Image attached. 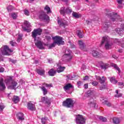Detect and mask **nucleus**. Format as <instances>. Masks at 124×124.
<instances>
[{"label":"nucleus","instance_id":"21","mask_svg":"<svg viewBox=\"0 0 124 124\" xmlns=\"http://www.w3.org/2000/svg\"><path fill=\"white\" fill-rule=\"evenodd\" d=\"M73 86L72 84L68 83L63 87V90L65 92H66L67 91L70 90V89H73Z\"/></svg>","mask_w":124,"mask_h":124},{"label":"nucleus","instance_id":"7","mask_svg":"<svg viewBox=\"0 0 124 124\" xmlns=\"http://www.w3.org/2000/svg\"><path fill=\"white\" fill-rule=\"evenodd\" d=\"M75 121L77 124H85L86 120L82 115H75Z\"/></svg>","mask_w":124,"mask_h":124},{"label":"nucleus","instance_id":"37","mask_svg":"<svg viewBox=\"0 0 124 124\" xmlns=\"http://www.w3.org/2000/svg\"><path fill=\"white\" fill-rule=\"evenodd\" d=\"M11 17L14 19V20H16V19H17V17H18V15H17V13H12L11 14Z\"/></svg>","mask_w":124,"mask_h":124},{"label":"nucleus","instance_id":"34","mask_svg":"<svg viewBox=\"0 0 124 124\" xmlns=\"http://www.w3.org/2000/svg\"><path fill=\"white\" fill-rule=\"evenodd\" d=\"M41 90L43 93L44 95H46V94L48 93V90H47V89L44 86L42 87Z\"/></svg>","mask_w":124,"mask_h":124},{"label":"nucleus","instance_id":"11","mask_svg":"<svg viewBox=\"0 0 124 124\" xmlns=\"http://www.w3.org/2000/svg\"><path fill=\"white\" fill-rule=\"evenodd\" d=\"M72 12V10H71V8L67 7V8H65V7H62L61 8L60 10V13L63 16H64L66 14H69V13H71Z\"/></svg>","mask_w":124,"mask_h":124},{"label":"nucleus","instance_id":"9","mask_svg":"<svg viewBox=\"0 0 124 124\" xmlns=\"http://www.w3.org/2000/svg\"><path fill=\"white\" fill-rule=\"evenodd\" d=\"M73 102L74 101L71 98H67L65 101L63 102L62 105L67 108H70V107H73Z\"/></svg>","mask_w":124,"mask_h":124},{"label":"nucleus","instance_id":"30","mask_svg":"<svg viewBox=\"0 0 124 124\" xmlns=\"http://www.w3.org/2000/svg\"><path fill=\"white\" fill-rule=\"evenodd\" d=\"M103 104H105V105H107L108 107H111L112 106V103L111 102H109L108 100H106L103 101Z\"/></svg>","mask_w":124,"mask_h":124},{"label":"nucleus","instance_id":"2","mask_svg":"<svg viewBox=\"0 0 124 124\" xmlns=\"http://www.w3.org/2000/svg\"><path fill=\"white\" fill-rule=\"evenodd\" d=\"M6 84L8 86V89L9 90H14L16 88L18 83L12 79V78H9L5 80Z\"/></svg>","mask_w":124,"mask_h":124},{"label":"nucleus","instance_id":"23","mask_svg":"<svg viewBox=\"0 0 124 124\" xmlns=\"http://www.w3.org/2000/svg\"><path fill=\"white\" fill-rule=\"evenodd\" d=\"M64 69H65V67L58 66L56 71L58 72V73H61V72L64 71Z\"/></svg>","mask_w":124,"mask_h":124},{"label":"nucleus","instance_id":"54","mask_svg":"<svg viewBox=\"0 0 124 124\" xmlns=\"http://www.w3.org/2000/svg\"><path fill=\"white\" fill-rule=\"evenodd\" d=\"M71 48L74 49V48H76V46L72 43L70 44Z\"/></svg>","mask_w":124,"mask_h":124},{"label":"nucleus","instance_id":"45","mask_svg":"<svg viewBox=\"0 0 124 124\" xmlns=\"http://www.w3.org/2000/svg\"><path fill=\"white\" fill-rule=\"evenodd\" d=\"M93 86H97L98 85V82L97 81H93L91 82Z\"/></svg>","mask_w":124,"mask_h":124},{"label":"nucleus","instance_id":"64","mask_svg":"<svg viewBox=\"0 0 124 124\" xmlns=\"http://www.w3.org/2000/svg\"><path fill=\"white\" fill-rule=\"evenodd\" d=\"M115 93H116V94H119V91L116 90Z\"/></svg>","mask_w":124,"mask_h":124},{"label":"nucleus","instance_id":"1","mask_svg":"<svg viewBox=\"0 0 124 124\" xmlns=\"http://www.w3.org/2000/svg\"><path fill=\"white\" fill-rule=\"evenodd\" d=\"M52 39L54 40L53 43L51 44L49 46V48H53L55 47L56 45L60 46V45H63L64 44V42L62 41V37L60 36H56L52 38Z\"/></svg>","mask_w":124,"mask_h":124},{"label":"nucleus","instance_id":"8","mask_svg":"<svg viewBox=\"0 0 124 124\" xmlns=\"http://www.w3.org/2000/svg\"><path fill=\"white\" fill-rule=\"evenodd\" d=\"M72 52L68 48L66 49L65 54L63 55V59L66 61H70L72 59Z\"/></svg>","mask_w":124,"mask_h":124},{"label":"nucleus","instance_id":"61","mask_svg":"<svg viewBox=\"0 0 124 124\" xmlns=\"http://www.w3.org/2000/svg\"><path fill=\"white\" fill-rule=\"evenodd\" d=\"M84 89H88V84H85L84 85Z\"/></svg>","mask_w":124,"mask_h":124},{"label":"nucleus","instance_id":"4","mask_svg":"<svg viewBox=\"0 0 124 124\" xmlns=\"http://www.w3.org/2000/svg\"><path fill=\"white\" fill-rule=\"evenodd\" d=\"M105 14L107 17L110 18V20L112 21V22H115V21H117L119 18H120V16H118V14L115 13L114 12H111L110 11H106L105 12Z\"/></svg>","mask_w":124,"mask_h":124},{"label":"nucleus","instance_id":"36","mask_svg":"<svg viewBox=\"0 0 124 124\" xmlns=\"http://www.w3.org/2000/svg\"><path fill=\"white\" fill-rule=\"evenodd\" d=\"M44 10H46V11H47V13H51L52 12L51 11V8H50L48 5L46 6L44 8Z\"/></svg>","mask_w":124,"mask_h":124},{"label":"nucleus","instance_id":"59","mask_svg":"<svg viewBox=\"0 0 124 124\" xmlns=\"http://www.w3.org/2000/svg\"><path fill=\"white\" fill-rule=\"evenodd\" d=\"M4 71V68L3 67L0 68V72H3Z\"/></svg>","mask_w":124,"mask_h":124},{"label":"nucleus","instance_id":"44","mask_svg":"<svg viewBox=\"0 0 124 124\" xmlns=\"http://www.w3.org/2000/svg\"><path fill=\"white\" fill-rule=\"evenodd\" d=\"M66 77L68 80H72L74 78L71 75H68Z\"/></svg>","mask_w":124,"mask_h":124},{"label":"nucleus","instance_id":"41","mask_svg":"<svg viewBox=\"0 0 124 124\" xmlns=\"http://www.w3.org/2000/svg\"><path fill=\"white\" fill-rule=\"evenodd\" d=\"M99 119L102 122H107V119H106L105 117H103V116H100Z\"/></svg>","mask_w":124,"mask_h":124},{"label":"nucleus","instance_id":"60","mask_svg":"<svg viewBox=\"0 0 124 124\" xmlns=\"http://www.w3.org/2000/svg\"><path fill=\"white\" fill-rule=\"evenodd\" d=\"M86 24H87V25H90V24H91V23H92V22L90 21L89 20H86Z\"/></svg>","mask_w":124,"mask_h":124},{"label":"nucleus","instance_id":"48","mask_svg":"<svg viewBox=\"0 0 124 124\" xmlns=\"http://www.w3.org/2000/svg\"><path fill=\"white\" fill-rule=\"evenodd\" d=\"M106 88H107V86L105 85H103L102 86L100 87L99 90H100V91H102V90H105Z\"/></svg>","mask_w":124,"mask_h":124},{"label":"nucleus","instance_id":"26","mask_svg":"<svg viewBox=\"0 0 124 124\" xmlns=\"http://www.w3.org/2000/svg\"><path fill=\"white\" fill-rule=\"evenodd\" d=\"M78 44L79 46V47L81 50H83V49H85L86 47V45L84 44L83 41H78Z\"/></svg>","mask_w":124,"mask_h":124},{"label":"nucleus","instance_id":"22","mask_svg":"<svg viewBox=\"0 0 124 124\" xmlns=\"http://www.w3.org/2000/svg\"><path fill=\"white\" fill-rule=\"evenodd\" d=\"M17 118L20 121H24V120H25V116H24V114L22 112L18 113Z\"/></svg>","mask_w":124,"mask_h":124},{"label":"nucleus","instance_id":"17","mask_svg":"<svg viewBox=\"0 0 124 124\" xmlns=\"http://www.w3.org/2000/svg\"><path fill=\"white\" fill-rule=\"evenodd\" d=\"M5 84L3 83V78L0 79V91H3L6 89Z\"/></svg>","mask_w":124,"mask_h":124},{"label":"nucleus","instance_id":"57","mask_svg":"<svg viewBox=\"0 0 124 124\" xmlns=\"http://www.w3.org/2000/svg\"><path fill=\"white\" fill-rule=\"evenodd\" d=\"M83 80L86 81V80H89V77L88 76H86L85 78H84Z\"/></svg>","mask_w":124,"mask_h":124},{"label":"nucleus","instance_id":"15","mask_svg":"<svg viewBox=\"0 0 124 124\" xmlns=\"http://www.w3.org/2000/svg\"><path fill=\"white\" fill-rule=\"evenodd\" d=\"M27 108L30 111H35V105L32 103L31 102H30L27 104Z\"/></svg>","mask_w":124,"mask_h":124},{"label":"nucleus","instance_id":"20","mask_svg":"<svg viewBox=\"0 0 124 124\" xmlns=\"http://www.w3.org/2000/svg\"><path fill=\"white\" fill-rule=\"evenodd\" d=\"M88 104L89 106H90V107H95V105H96L95 101L93 100V98L90 100V101Z\"/></svg>","mask_w":124,"mask_h":124},{"label":"nucleus","instance_id":"62","mask_svg":"<svg viewBox=\"0 0 124 124\" xmlns=\"http://www.w3.org/2000/svg\"><path fill=\"white\" fill-rule=\"evenodd\" d=\"M118 8H123V6H122V5H120L118 6Z\"/></svg>","mask_w":124,"mask_h":124},{"label":"nucleus","instance_id":"24","mask_svg":"<svg viewBox=\"0 0 124 124\" xmlns=\"http://www.w3.org/2000/svg\"><path fill=\"white\" fill-rule=\"evenodd\" d=\"M110 23L108 20H107L104 24V28L107 30L108 28H110Z\"/></svg>","mask_w":124,"mask_h":124},{"label":"nucleus","instance_id":"55","mask_svg":"<svg viewBox=\"0 0 124 124\" xmlns=\"http://www.w3.org/2000/svg\"><path fill=\"white\" fill-rule=\"evenodd\" d=\"M46 86L47 87V88H51V87H52V85L51 84H46Z\"/></svg>","mask_w":124,"mask_h":124},{"label":"nucleus","instance_id":"32","mask_svg":"<svg viewBox=\"0 0 124 124\" xmlns=\"http://www.w3.org/2000/svg\"><path fill=\"white\" fill-rule=\"evenodd\" d=\"M109 80L112 84H117L118 83V80H116V78L114 77L109 78Z\"/></svg>","mask_w":124,"mask_h":124},{"label":"nucleus","instance_id":"6","mask_svg":"<svg viewBox=\"0 0 124 124\" xmlns=\"http://www.w3.org/2000/svg\"><path fill=\"white\" fill-rule=\"evenodd\" d=\"M43 30L41 28H38L34 29L31 33L32 37L34 38V41H36L37 38L36 37L38 35H41L42 34Z\"/></svg>","mask_w":124,"mask_h":124},{"label":"nucleus","instance_id":"56","mask_svg":"<svg viewBox=\"0 0 124 124\" xmlns=\"http://www.w3.org/2000/svg\"><path fill=\"white\" fill-rule=\"evenodd\" d=\"M46 39L47 40H51V36H46Z\"/></svg>","mask_w":124,"mask_h":124},{"label":"nucleus","instance_id":"16","mask_svg":"<svg viewBox=\"0 0 124 124\" xmlns=\"http://www.w3.org/2000/svg\"><path fill=\"white\" fill-rule=\"evenodd\" d=\"M58 24L60 25L61 27H63V28H65V26L67 25V21L66 20H58Z\"/></svg>","mask_w":124,"mask_h":124},{"label":"nucleus","instance_id":"39","mask_svg":"<svg viewBox=\"0 0 124 124\" xmlns=\"http://www.w3.org/2000/svg\"><path fill=\"white\" fill-rule=\"evenodd\" d=\"M48 121V118L47 117L43 118L41 119V122L42 124H46V122Z\"/></svg>","mask_w":124,"mask_h":124},{"label":"nucleus","instance_id":"46","mask_svg":"<svg viewBox=\"0 0 124 124\" xmlns=\"http://www.w3.org/2000/svg\"><path fill=\"white\" fill-rule=\"evenodd\" d=\"M115 97H122V96H123V94L119 93L118 94H116L114 95Z\"/></svg>","mask_w":124,"mask_h":124},{"label":"nucleus","instance_id":"51","mask_svg":"<svg viewBox=\"0 0 124 124\" xmlns=\"http://www.w3.org/2000/svg\"><path fill=\"white\" fill-rule=\"evenodd\" d=\"M118 86L124 87V82H118Z\"/></svg>","mask_w":124,"mask_h":124},{"label":"nucleus","instance_id":"50","mask_svg":"<svg viewBox=\"0 0 124 124\" xmlns=\"http://www.w3.org/2000/svg\"><path fill=\"white\" fill-rule=\"evenodd\" d=\"M10 43L12 46H15V44H16V43L13 41H11Z\"/></svg>","mask_w":124,"mask_h":124},{"label":"nucleus","instance_id":"40","mask_svg":"<svg viewBox=\"0 0 124 124\" xmlns=\"http://www.w3.org/2000/svg\"><path fill=\"white\" fill-rule=\"evenodd\" d=\"M23 39V34H19L17 37V42H20Z\"/></svg>","mask_w":124,"mask_h":124},{"label":"nucleus","instance_id":"63","mask_svg":"<svg viewBox=\"0 0 124 124\" xmlns=\"http://www.w3.org/2000/svg\"><path fill=\"white\" fill-rule=\"evenodd\" d=\"M29 2H30V3H31V2H33V1H34V0H28Z\"/></svg>","mask_w":124,"mask_h":124},{"label":"nucleus","instance_id":"5","mask_svg":"<svg viewBox=\"0 0 124 124\" xmlns=\"http://www.w3.org/2000/svg\"><path fill=\"white\" fill-rule=\"evenodd\" d=\"M1 52L2 55L4 56H11V53L13 52V50L9 48L8 46H4L3 47L1 48Z\"/></svg>","mask_w":124,"mask_h":124},{"label":"nucleus","instance_id":"18","mask_svg":"<svg viewBox=\"0 0 124 124\" xmlns=\"http://www.w3.org/2000/svg\"><path fill=\"white\" fill-rule=\"evenodd\" d=\"M36 72L41 76H44V75H45V70L44 69H36Z\"/></svg>","mask_w":124,"mask_h":124},{"label":"nucleus","instance_id":"10","mask_svg":"<svg viewBox=\"0 0 124 124\" xmlns=\"http://www.w3.org/2000/svg\"><path fill=\"white\" fill-rule=\"evenodd\" d=\"M24 23L25 26L22 27L23 30L27 32H31V23L28 21H25Z\"/></svg>","mask_w":124,"mask_h":124},{"label":"nucleus","instance_id":"35","mask_svg":"<svg viewBox=\"0 0 124 124\" xmlns=\"http://www.w3.org/2000/svg\"><path fill=\"white\" fill-rule=\"evenodd\" d=\"M8 12H11L12 10H14L15 8L12 5H9L7 7Z\"/></svg>","mask_w":124,"mask_h":124},{"label":"nucleus","instance_id":"31","mask_svg":"<svg viewBox=\"0 0 124 124\" xmlns=\"http://www.w3.org/2000/svg\"><path fill=\"white\" fill-rule=\"evenodd\" d=\"M12 100L14 103H18L19 101H20V99L19 97L17 96H14L13 98L12 99Z\"/></svg>","mask_w":124,"mask_h":124},{"label":"nucleus","instance_id":"33","mask_svg":"<svg viewBox=\"0 0 124 124\" xmlns=\"http://www.w3.org/2000/svg\"><path fill=\"white\" fill-rule=\"evenodd\" d=\"M72 15L73 17H74L77 19L80 18V17H81V15L78 14V13H76V12H73L72 14Z\"/></svg>","mask_w":124,"mask_h":124},{"label":"nucleus","instance_id":"38","mask_svg":"<svg viewBox=\"0 0 124 124\" xmlns=\"http://www.w3.org/2000/svg\"><path fill=\"white\" fill-rule=\"evenodd\" d=\"M77 35L79 38H83V33H82V31H78Z\"/></svg>","mask_w":124,"mask_h":124},{"label":"nucleus","instance_id":"12","mask_svg":"<svg viewBox=\"0 0 124 124\" xmlns=\"http://www.w3.org/2000/svg\"><path fill=\"white\" fill-rule=\"evenodd\" d=\"M34 42L35 46L38 49H40V50H44V49H45V47L43 46V42L40 40H36V41H34Z\"/></svg>","mask_w":124,"mask_h":124},{"label":"nucleus","instance_id":"42","mask_svg":"<svg viewBox=\"0 0 124 124\" xmlns=\"http://www.w3.org/2000/svg\"><path fill=\"white\" fill-rule=\"evenodd\" d=\"M113 66V67H114V68L116 69V70H118L119 73H120V72H121V69H120V68L118 67V65H117V64H114Z\"/></svg>","mask_w":124,"mask_h":124},{"label":"nucleus","instance_id":"49","mask_svg":"<svg viewBox=\"0 0 124 124\" xmlns=\"http://www.w3.org/2000/svg\"><path fill=\"white\" fill-rule=\"evenodd\" d=\"M24 13H25V15H27V16H30V12H29V11H28L27 10H25Z\"/></svg>","mask_w":124,"mask_h":124},{"label":"nucleus","instance_id":"13","mask_svg":"<svg viewBox=\"0 0 124 124\" xmlns=\"http://www.w3.org/2000/svg\"><path fill=\"white\" fill-rule=\"evenodd\" d=\"M39 18L41 20H43L44 21H49V17L47 15L45 14L44 12H42V13L39 15Z\"/></svg>","mask_w":124,"mask_h":124},{"label":"nucleus","instance_id":"29","mask_svg":"<svg viewBox=\"0 0 124 124\" xmlns=\"http://www.w3.org/2000/svg\"><path fill=\"white\" fill-rule=\"evenodd\" d=\"M56 71L53 69H50L48 71V74L49 76H55V75H56Z\"/></svg>","mask_w":124,"mask_h":124},{"label":"nucleus","instance_id":"25","mask_svg":"<svg viewBox=\"0 0 124 124\" xmlns=\"http://www.w3.org/2000/svg\"><path fill=\"white\" fill-rule=\"evenodd\" d=\"M100 66H101V68H102V69L106 70V69H107V68H108V67H109V64L104 63L101 64Z\"/></svg>","mask_w":124,"mask_h":124},{"label":"nucleus","instance_id":"28","mask_svg":"<svg viewBox=\"0 0 124 124\" xmlns=\"http://www.w3.org/2000/svg\"><path fill=\"white\" fill-rule=\"evenodd\" d=\"M113 123L114 124H119L121 123V120L118 117H114L113 118Z\"/></svg>","mask_w":124,"mask_h":124},{"label":"nucleus","instance_id":"52","mask_svg":"<svg viewBox=\"0 0 124 124\" xmlns=\"http://www.w3.org/2000/svg\"><path fill=\"white\" fill-rule=\"evenodd\" d=\"M9 62H12V63H15L16 62L15 60H13L12 59L10 58L9 59Z\"/></svg>","mask_w":124,"mask_h":124},{"label":"nucleus","instance_id":"3","mask_svg":"<svg viewBox=\"0 0 124 124\" xmlns=\"http://www.w3.org/2000/svg\"><path fill=\"white\" fill-rule=\"evenodd\" d=\"M103 44H105V48L106 50L111 49L112 45H113V43L109 41L108 37H103L102 38L101 45H103Z\"/></svg>","mask_w":124,"mask_h":124},{"label":"nucleus","instance_id":"53","mask_svg":"<svg viewBox=\"0 0 124 124\" xmlns=\"http://www.w3.org/2000/svg\"><path fill=\"white\" fill-rule=\"evenodd\" d=\"M118 3L119 4H122L123 3V2L124 1V0H117Z\"/></svg>","mask_w":124,"mask_h":124},{"label":"nucleus","instance_id":"58","mask_svg":"<svg viewBox=\"0 0 124 124\" xmlns=\"http://www.w3.org/2000/svg\"><path fill=\"white\" fill-rule=\"evenodd\" d=\"M77 84L78 87H80V86H81V84H82V82H81L80 81H78Z\"/></svg>","mask_w":124,"mask_h":124},{"label":"nucleus","instance_id":"19","mask_svg":"<svg viewBox=\"0 0 124 124\" xmlns=\"http://www.w3.org/2000/svg\"><path fill=\"white\" fill-rule=\"evenodd\" d=\"M92 55L95 58H100L101 56V52L93 50L92 51Z\"/></svg>","mask_w":124,"mask_h":124},{"label":"nucleus","instance_id":"27","mask_svg":"<svg viewBox=\"0 0 124 124\" xmlns=\"http://www.w3.org/2000/svg\"><path fill=\"white\" fill-rule=\"evenodd\" d=\"M97 80H99L100 83L101 84H103L105 82V78H104V77H102V78L100 77H96Z\"/></svg>","mask_w":124,"mask_h":124},{"label":"nucleus","instance_id":"47","mask_svg":"<svg viewBox=\"0 0 124 124\" xmlns=\"http://www.w3.org/2000/svg\"><path fill=\"white\" fill-rule=\"evenodd\" d=\"M5 107L2 104H0V111H2Z\"/></svg>","mask_w":124,"mask_h":124},{"label":"nucleus","instance_id":"43","mask_svg":"<svg viewBox=\"0 0 124 124\" xmlns=\"http://www.w3.org/2000/svg\"><path fill=\"white\" fill-rule=\"evenodd\" d=\"M117 33L119 34L120 35H123L124 34V33L123 32V31H122L121 29H119L117 31Z\"/></svg>","mask_w":124,"mask_h":124},{"label":"nucleus","instance_id":"14","mask_svg":"<svg viewBox=\"0 0 124 124\" xmlns=\"http://www.w3.org/2000/svg\"><path fill=\"white\" fill-rule=\"evenodd\" d=\"M42 102L47 104V105H50L51 104V98L48 97H43L41 98Z\"/></svg>","mask_w":124,"mask_h":124}]
</instances>
